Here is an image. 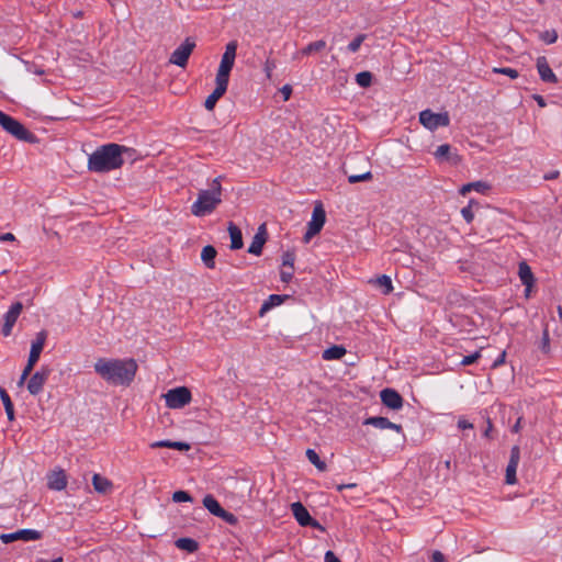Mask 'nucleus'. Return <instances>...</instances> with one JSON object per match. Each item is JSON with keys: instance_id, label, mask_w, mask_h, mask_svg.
Segmentation results:
<instances>
[{"instance_id": "obj_3", "label": "nucleus", "mask_w": 562, "mask_h": 562, "mask_svg": "<svg viewBox=\"0 0 562 562\" xmlns=\"http://www.w3.org/2000/svg\"><path fill=\"white\" fill-rule=\"evenodd\" d=\"M222 201V187L220 177L213 179L211 188L201 190L198 199L191 206L192 214L195 216H205L212 213Z\"/></svg>"}, {"instance_id": "obj_52", "label": "nucleus", "mask_w": 562, "mask_h": 562, "mask_svg": "<svg viewBox=\"0 0 562 562\" xmlns=\"http://www.w3.org/2000/svg\"><path fill=\"white\" fill-rule=\"evenodd\" d=\"M458 428L461 429V430L472 429L473 428V424L470 423L469 420L464 419V418H459V420H458Z\"/></svg>"}, {"instance_id": "obj_26", "label": "nucleus", "mask_w": 562, "mask_h": 562, "mask_svg": "<svg viewBox=\"0 0 562 562\" xmlns=\"http://www.w3.org/2000/svg\"><path fill=\"white\" fill-rule=\"evenodd\" d=\"M265 243H266L265 236L261 235L260 233H257L254 236L252 241L248 247V252L251 255H255V256H259L262 251V247H263Z\"/></svg>"}, {"instance_id": "obj_22", "label": "nucleus", "mask_w": 562, "mask_h": 562, "mask_svg": "<svg viewBox=\"0 0 562 562\" xmlns=\"http://www.w3.org/2000/svg\"><path fill=\"white\" fill-rule=\"evenodd\" d=\"M284 297L279 294H271L269 297L262 303L259 310V315L263 316L271 308L279 306L283 303Z\"/></svg>"}, {"instance_id": "obj_23", "label": "nucleus", "mask_w": 562, "mask_h": 562, "mask_svg": "<svg viewBox=\"0 0 562 562\" xmlns=\"http://www.w3.org/2000/svg\"><path fill=\"white\" fill-rule=\"evenodd\" d=\"M204 507L214 516L224 514V508L220 505L217 499L213 495H206L203 498Z\"/></svg>"}, {"instance_id": "obj_48", "label": "nucleus", "mask_w": 562, "mask_h": 562, "mask_svg": "<svg viewBox=\"0 0 562 562\" xmlns=\"http://www.w3.org/2000/svg\"><path fill=\"white\" fill-rule=\"evenodd\" d=\"M45 340H46V333L45 331L37 333V358L40 357V355L44 348Z\"/></svg>"}, {"instance_id": "obj_55", "label": "nucleus", "mask_w": 562, "mask_h": 562, "mask_svg": "<svg viewBox=\"0 0 562 562\" xmlns=\"http://www.w3.org/2000/svg\"><path fill=\"white\" fill-rule=\"evenodd\" d=\"M325 562H340L338 557L333 551H327L324 557Z\"/></svg>"}, {"instance_id": "obj_45", "label": "nucleus", "mask_w": 562, "mask_h": 562, "mask_svg": "<svg viewBox=\"0 0 562 562\" xmlns=\"http://www.w3.org/2000/svg\"><path fill=\"white\" fill-rule=\"evenodd\" d=\"M519 459H520V450H519V447L517 446H514L510 450V458H509V464H513V465H517L518 467V463H519Z\"/></svg>"}, {"instance_id": "obj_60", "label": "nucleus", "mask_w": 562, "mask_h": 562, "mask_svg": "<svg viewBox=\"0 0 562 562\" xmlns=\"http://www.w3.org/2000/svg\"><path fill=\"white\" fill-rule=\"evenodd\" d=\"M36 376H37V387H38L45 380V373H40L37 371Z\"/></svg>"}, {"instance_id": "obj_38", "label": "nucleus", "mask_w": 562, "mask_h": 562, "mask_svg": "<svg viewBox=\"0 0 562 562\" xmlns=\"http://www.w3.org/2000/svg\"><path fill=\"white\" fill-rule=\"evenodd\" d=\"M540 38L546 44H553L558 40V34L554 30H547L540 34Z\"/></svg>"}, {"instance_id": "obj_12", "label": "nucleus", "mask_w": 562, "mask_h": 562, "mask_svg": "<svg viewBox=\"0 0 562 562\" xmlns=\"http://www.w3.org/2000/svg\"><path fill=\"white\" fill-rule=\"evenodd\" d=\"M22 308H23L22 303L16 302V303L12 304L10 310L4 314V323H3V326L1 329V333L3 336L7 337L11 334L12 328H13L19 315L22 312Z\"/></svg>"}, {"instance_id": "obj_35", "label": "nucleus", "mask_w": 562, "mask_h": 562, "mask_svg": "<svg viewBox=\"0 0 562 562\" xmlns=\"http://www.w3.org/2000/svg\"><path fill=\"white\" fill-rule=\"evenodd\" d=\"M356 82L362 87V88H367L371 85L372 82V75L371 72L369 71H361L359 74L356 75Z\"/></svg>"}, {"instance_id": "obj_14", "label": "nucleus", "mask_w": 562, "mask_h": 562, "mask_svg": "<svg viewBox=\"0 0 562 562\" xmlns=\"http://www.w3.org/2000/svg\"><path fill=\"white\" fill-rule=\"evenodd\" d=\"M364 425H371L378 429H391L398 434H403V428L401 425L392 423L389 420V418L382 416L369 417L364 420Z\"/></svg>"}, {"instance_id": "obj_61", "label": "nucleus", "mask_w": 562, "mask_h": 562, "mask_svg": "<svg viewBox=\"0 0 562 562\" xmlns=\"http://www.w3.org/2000/svg\"><path fill=\"white\" fill-rule=\"evenodd\" d=\"M520 429V418L516 422V424L513 426L512 431L518 432Z\"/></svg>"}, {"instance_id": "obj_13", "label": "nucleus", "mask_w": 562, "mask_h": 562, "mask_svg": "<svg viewBox=\"0 0 562 562\" xmlns=\"http://www.w3.org/2000/svg\"><path fill=\"white\" fill-rule=\"evenodd\" d=\"M291 512L296 519V521L303 526H316L317 522L311 517L307 509L304 507V505L300 502H295L291 504Z\"/></svg>"}, {"instance_id": "obj_46", "label": "nucleus", "mask_w": 562, "mask_h": 562, "mask_svg": "<svg viewBox=\"0 0 562 562\" xmlns=\"http://www.w3.org/2000/svg\"><path fill=\"white\" fill-rule=\"evenodd\" d=\"M540 348L546 353L549 351V348H550V337H549V331H548L547 328L542 333Z\"/></svg>"}, {"instance_id": "obj_6", "label": "nucleus", "mask_w": 562, "mask_h": 562, "mask_svg": "<svg viewBox=\"0 0 562 562\" xmlns=\"http://www.w3.org/2000/svg\"><path fill=\"white\" fill-rule=\"evenodd\" d=\"M166 406L171 409H179L191 402V392L186 386H178L169 390L165 395Z\"/></svg>"}, {"instance_id": "obj_18", "label": "nucleus", "mask_w": 562, "mask_h": 562, "mask_svg": "<svg viewBox=\"0 0 562 562\" xmlns=\"http://www.w3.org/2000/svg\"><path fill=\"white\" fill-rule=\"evenodd\" d=\"M491 189H492V187L488 182L480 180V181H474V182H469V183L463 184L460 188L459 193L461 195H465L471 191H475L480 194L485 195V194L490 193Z\"/></svg>"}, {"instance_id": "obj_39", "label": "nucleus", "mask_w": 562, "mask_h": 562, "mask_svg": "<svg viewBox=\"0 0 562 562\" xmlns=\"http://www.w3.org/2000/svg\"><path fill=\"white\" fill-rule=\"evenodd\" d=\"M516 471L517 465L507 464L506 467V483L507 484H515L516 483Z\"/></svg>"}, {"instance_id": "obj_40", "label": "nucleus", "mask_w": 562, "mask_h": 562, "mask_svg": "<svg viewBox=\"0 0 562 562\" xmlns=\"http://www.w3.org/2000/svg\"><path fill=\"white\" fill-rule=\"evenodd\" d=\"M172 501L175 503L191 502L192 497L186 491H177L172 494Z\"/></svg>"}, {"instance_id": "obj_41", "label": "nucleus", "mask_w": 562, "mask_h": 562, "mask_svg": "<svg viewBox=\"0 0 562 562\" xmlns=\"http://www.w3.org/2000/svg\"><path fill=\"white\" fill-rule=\"evenodd\" d=\"M295 261V255L292 251H285L282 255V265L284 267H289V269H293Z\"/></svg>"}, {"instance_id": "obj_28", "label": "nucleus", "mask_w": 562, "mask_h": 562, "mask_svg": "<svg viewBox=\"0 0 562 562\" xmlns=\"http://www.w3.org/2000/svg\"><path fill=\"white\" fill-rule=\"evenodd\" d=\"M176 547L187 552H194L198 550L199 544L191 538H179L176 540Z\"/></svg>"}, {"instance_id": "obj_63", "label": "nucleus", "mask_w": 562, "mask_h": 562, "mask_svg": "<svg viewBox=\"0 0 562 562\" xmlns=\"http://www.w3.org/2000/svg\"><path fill=\"white\" fill-rule=\"evenodd\" d=\"M531 288L525 286V295L528 297L530 295Z\"/></svg>"}, {"instance_id": "obj_58", "label": "nucleus", "mask_w": 562, "mask_h": 562, "mask_svg": "<svg viewBox=\"0 0 562 562\" xmlns=\"http://www.w3.org/2000/svg\"><path fill=\"white\" fill-rule=\"evenodd\" d=\"M37 562H64L61 557H56L52 560H47L45 558H37Z\"/></svg>"}, {"instance_id": "obj_20", "label": "nucleus", "mask_w": 562, "mask_h": 562, "mask_svg": "<svg viewBox=\"0 0 562 562\" xmlns=\"http://www.w3.org/2000/svg\"><path fill=\"white\" fill-rule=\"evenodd\" d=\"M150 448H170L179 451H188L190 449V445L184 441H171L166 439L151 442Z\"/></svg>"}, {"instance_id": "obj_21", "label": "nucleus", "mask_w": 562, "mask_h": 562, "mask_svg": "<svg viewBox=\"0 0 562 562\" xmlns=\"http://www.w3.org/2000/svg\"><path fill=\"white\" fill-rule=\"evenodd\" d=\"M518 276H519L521 283L526 288H532V284L535 281L533 273H532L530 267L525 261L519 263Z\"/></svg>"}, {"instance_id": "obj_9", "label": "nucleus", "mask_w": 562, "mask_h": 562, "mask_svg": "<svg viewBox=\"0 0 562 562\" xmlns=\"http://www.w3.org/2000/svg\"><path fill=\"white\" fill-rule=\"evenodd\" d=\"M195 47V42L191 38H186L170 55L169 61L179 67H186L188 59Z\"/></svg>"}, {"instance_id": "obj_11", "label": "nucleus", "mask_w": 562, "mask_h": 562, "mask_svg": "<svg viewBox=\"0 0 562 562\" xmlns=\"http://www.w3.org/2000/svg\"><path fill=\"white\" fill-rule=\"evenodd\" d=\"M380 398L387 408L398 411L403 407V397L394 389H384L380 392Z\"/></svg>"}, {"instance_id": "obj_56", "label": "nucleus", "mask_w": 562, "mask_h": 562, "mask_svg": "<svg viewBox=\"0 0 562 562\" xmlns=\"http://www.w3.org/2000/svg\"><path fill=\"white\" fill-rule=\"evenodd\" d=\"M15 239L12 233L0 234V241H13Z\"/></svg>"}, {"instance_id": "obj_53", "label": "nucleus", "mask_w": 562, "mask_h": 562, "mask_svg": "<svg viewBox=\"0 0 562 562\" xmlns=\"http://www.w3.org/2000/svg\"><path fill=\"white\" fill-rule=\"evenodd\" d=\"M280 92H281V93H282V95H283V100H284V101H286V100H289V99H290V97H291L292 88H291V86H290V85H284V86L281 88Z\"/></svg>"}, {"instance_id": "obj_27", "label": "nucleus", "mask_w": 562, "mask_h": 562, "mask_svg": "<svg viewBox=\"0 0 562 562\" xmlns=\"http://www.w3.org/2000/svg\"><path fill=\"white\" fill-rule=\"evenodd\" d=\"M216 250L213 246H205L201 252V259L207 268H214Z\"/></svg>"}, {"instance_id": "obj_29", "label": "nucleus", "mask_w": 562, "mask_h": 562, "mask_svg": "<svg viewBox=\"0 0 562 562\" xmlns=\"http://www.w3.org/2000/svg\"><path fill=\"white\" fill-rule=\"evenodd\" d=\"M0 397L2 400L8 418L10 420H12L14 418L13 403H12L8 392L2 386H0Z\"/></svg>"}, {"instance_id": "obj_4", "label": "nucleus", "mask_w": 562, "mask_h": 562, "mask_svg": "<svg viewBox=\"0 0 562 562\" xmlns=\"http://www.w3.org/2000/svg\"><path fill=\"white\" fill-rule=\"evenodd\" d=\"M237 43L232 41L226 47L225 52L222 55L221 63L216 72L215 81H222L228 83L229 74L234 67L235 58H236Z\"/></svg>"}, {"instance_id": "obj_15", "label": "nucleus", "mask_w": 562, "mask_h": 562, "mask_svg": "<svg viewBox=\"0 0 562 562\" xmlns=\"http://www.w3.org/2000/svg\"><path fill=\"white\" fill-rule=\"evenodd\" d=\"M537 70L540 76V79L544 82L555 83L558 82V78L555 74L552 71L551 67L548 64V60L544 56H540L537 58Z\"/></svg>"}, {"instance_id": "obj_37", "label": "nucleus", "mask_w": 562, "mask_h": 562, "mask_svg": "<svg viewBox=\"0 0 562 562\" xmlns=\"http://www.w3.org/2000/svg\"><path fill=\"white\" fill-rule=\"evenodd\" d=\"M367 38L366 34H359L357 35L347 46V50L350 53H356L359 50L361 44Z\"/></svg>"}, {"instance_id": "obj_33", "label": "nucleus", "mask_w": 562, "mask_h": 562, "mask_svg": "<svg viewBox=\"0 0 562 562\" xmlns=\"http://www.w3.org/2000/svg\"><path fill=\"white\" fill-rule=\"evenodd\" d=\"M306 457L308 459V461L314 464L318 470H324L325 469V462H323L321 459H319V456L317 454V452L313 449H307L306 450Z\"/></svg>"}, {"instance_id": "obj_17", "label": "nucleus", "mask_w": 562, "mask_h": 562, "mask_svg": "<svg viewBox=\"0 0 562 562\" xmlns=\"http://www.w3.org/2000/svg\"><path fill=\"white\" fill-rule=\"evenodd\" d=\"M3 543H10L15 540L32 541L35 540V530L22 529L12 533H3L0 536Z\"/></svg>"}, {"instance_id": "obj_50", "label": "nucleus", "mask_w": 562, "mask_h": 562, "mask_svg": "<svg viewBox=\"0 0 562 562\" xmlns=\"http://www.w3.org/2000/svg\"><path fill=\"white\" fill-rule=\"evenodd\" d=\"M217 517L222 518L224 521L228 522V524H235L236 522V517L224 509V514L222 515H218Z\"/></svg>"}, {"instance_id": "obj_10", "label": "nucleus", "mask_w": 562, "mask_h": 562, "mask_svg": "<svg viewBox=\"0 0 562 562\" xmlns=\"http://www.w3.org/2000/svg\"><path fill=\"white\" fill-rule=\"evenodd\" d=\"M326 215L322 206H316L313 210L312 218L307 224V231L304 239L307 241L311 237L318 234L325 224Z\"/></svg>"}, {"instance_id": "obj_2", "label": "nucleus", "mask_w": 562, "mask_h": 562, "mask_svg": "<svg viewBox=\"0 0 562 562\" xmlns=\"http://www.w3.org/2000/svg\"><path fill=\"white\" fill-rule=\"evenodd\" d=\"M125 146L109 143L98 147L88 158V170L97 173H104L120 168L123 160Z\"/></svg>"}, {"instance_id": "obj_32", "label": "nucleus", "mask_w": 562, "mask_h": 562, "mask_svg": "<svg viewBox=\"0 0 562 562\" xmlns=\"http://www.w3.org/2000/svg\"><path fill=\"white\" fill-rule=\"evenodd\" d=\"M326 47V42L324 40L315 41L310 43L306 47L303 48L302 54L310 55L314 52H319Z\"/></svg>"}, {"instance_id": "obj_1", "label": "nucleus", "mask_w": 562, "mask_h": 562, "mask_svg": "<svg viewBox=\"0 0 562 562\" xmlns=\"http://www.w3.org/2000/svg\"><path fill=\"white\" fill-rule=\"evenodd\" d=\"M93 368L106 383L127 386L133 382L138 367L134 359L99 358Z\"/></svg>"}, {"instance_id": "obj_34", "label": "nucleus", "mask_w": 562, "mask_h": 562, "mask_svg": "<svg viewBox=\"0 0 562 562\" xmlns=\"http://www.w3.org/2000/svg\"><path fill=\"white\" fill-rule=\"evenodd\" d=\"M473 205L477 206L479 203L475 200L471 199L469 201V204L461 210V215L468 224H470L474 218V214L472 212Z\"/></svg>"}, {"instance_id": "obj_64", "label": "nucleus", "mask_w": 562, "mask_h": 562, "mask_svg": "<svg viewBox=\"0 0 562 562\" xmlns=\"http://www.w3.org/2000/svg\"><path fill=\"white\" fill-rule=\"evenodd\" d=\"M559 315L562 318V308L561 307H559Z\"/></svg>"}, {"instance_id": "obj_43", "label": "nucleus", "mask_w": 562, "mask_h": 562, "mask_svg": "<svg viewBox=\"0 0 562 562\" xmlns=\"http://www.w3.org/2000/svg\"><path fill=\"white\" fill-rule=\"evenodd\" d=\"M480 358H481V351L477 350L469 356H464L462 358L460 364L463 367L470 366V364L474 363Z\"/></svg>"}, {"instance_id": "obj_42", "label": "nucleus", "mask_w": 562, "mask_h": 562, "mask_svg": "<svg viewBox=\"0 0 562 562\" xmlns=\"http://www.w3.org/2000/svg\"><path fill=\"white\" fill-rule=\"evenodd\" d=\"M493 72L502 74L510 77L512 79H516L518 77V71L514 68L503 67V68H493Z\"/></svg>"}, {"instance_id": "obj_47", "label": "nucleus", "mask_w": 562, "mask_h": 562, "mask_svg": "<svg viewBox=\"0 0 562 562\" xmlns=\"http://www.w3.org/2000/svg\"><path fill=\"white\" fill-rule=\"evenodd\" d=\"M274 68H276V63L273 60H271V59H267L265 65H263V70H265L266 76H267L268 79L271 78Z\"/></svg>"}, {"instance_id": "obj_7", "label": "nucleus", "mask_w": 562, "mask_h": 562, "mask_svg": "<svg viewBox=\"0 0 562 562\" xmlns=\"http://www.w3.org/2000/svg\"><path fill=\"white\" fill-rule=\"evenodd\" d=\"M419 122L425 128L429 131H436L439 127L448 126L450 123V117L447 112L435 113L427 109L419 113Z\"/></svg>"}, {"instance_id": "obj_30", "label": "nucleus", "mask_w": 562, "mask_h": 562, "mask_svg": "<svg viewBox=\"0 0 562 562\" xmlns=\"http://www.w3.org/2000/svg\"><path fill=\"white\" fill-rule=\"evenodd\" d=\"M92 484L97 492L99 493H105L111 487V482L101 476L100 474H94L92 477Z\"/></svg>"}, {"instance_id": "obj_36", "label": "nucleus", "mask_w": 562, "mask_h": 562, "mask_svg": "<svg viewBox=\"0 0 562 562\" xmlns=\"http://www.w3.org/2000/svg\"><path fill=\"white\" fill-rule=\"evenodd\" d=\"M376 283L383 289L384 294H389L393 291L392 280L389 276H381L378 278Z\"/></svg>"}, {"instance_id": "obj_24", "label": "nucleus", "mask_w": 562, "mask_h": 562, "mask_svg": "<svg viewBox=\"0 0 562 562\" xmlns=\"http://www.w3.org/2000/svg\"><path fill=\"white\" fill-rule=\"evenodd\" d=\"M228 232L231 236V248L240 249L244 245L240 229L233 223H229Z\"/></svg>"}, {"instance_id": "obj_62", "label": "nucleus", "mask_w": 562, "mask_h": 562, "mask_svg": "<svg viewBox=\"0 0 562 562\" xmlns=\"http://www.w3.org/2000/svg\"><path fill=\"white\" fill-rule=\"evenodd\" d=\"M491 429H492V424L488 422V426H487V428L484 430L483 436H484V437H490Z\"/></svg>"}, {"instance_id": "obj_19", "label": "nucleus", "mask_w": 562, "mask_h": 562, "mask_svg": "<svg viewBox=\"0 0 562 562\" xmlns=\"http://www.w3.org/2000/svg\"><path fill=\"white\" fill-rule=\"evenodd\" d=\"M67 480L63 470L54 471L47 476V486L54 491H61L66 487Z\"/></svg>"}, {"instance_id": "obj_31", "label": "nucleus", "mask_w": 562, "mask_h": 562, "mask_svg": "<svg viewBox=\"0 0 562 562\" xmlns=\"http://www.w3.org/2000/svg\"><path fill=\"white\" fill-rule=\"evenodd\" d=\"M434 156L438 161L449 160L451 158V146L449 144L438 146Z\"/></svg>"}, {"instance_id": "obj_51", "label": "nucleus", "mask_w": 562, "mask_h": 562, "mask_svg": "<svg viewBox=\"0 0 562 562\" xmlns=\"http://www.w3.org/2000/svg\"><path fill=\"white\" fill-rule=\"evenodd\" d=\"M281 281L288 283L293 278V269L282 270L280 273Z\"/></svg>"}, {"instance_id": "obj_44", "label": "nucleus", "mask_w": 562, "mask_h": 562, "mask_svg": "<svg viewBox=\"0 0 562 562\" xmlns=\"http://www.w3.org/2000/svg\"><path fill=\"white\" fill-rule=\"evenodd\" d=\"M371 178H372V173L370 171H367V172L361 173V175L349 176L348 181L350 183H357V182L370 180Z\"/></svg>"}, {"instance_id": "obj_59", "label": "nucleus", "mask_w": 562, "mask_h": 562, "mask_svg": "<svg viewBox=\"0 0 562 562\" xmlns=\"http://www.w3.org/2000/svg\"><path fill=\"white\" fill-rule=\"evenodd\" d=\"M558 176H559L558 171H552V172H549V173L544 175V179L546 180H552V179H555Z\"/></svg>"}, {"instance_id": "obj_5", "label": "nucleus", "mask_w": 562, "mask_h": 562, "mask_svg": "<svg viewBox=\"0 0 562 562\" xmlns=\"http://www.w3.org/2000/svg\"><path fill=\"white\" fill-rule=\"evenodd\" d=\"M1 127L20 140L33 143L35 138L19 121L0 110Z\"/></svg>"}, {"instance_id": "obj_54", "label": "nucleus", "mask_w": 562, "mask_h": 562, "mask_svg": "<svg viewBox=\"0 0 562 562\" xmlns=\"http://www.w3.org/2000/svg\"><path fill=\"white\" fill-rule=\"evenodd\" d=\"M431 562H446V558L440 551L436 550L431 554Z\"/></svg>"}, {"instance_id": "obj_25", "label": "nucleus", "mask_w": 562, "mask_h": 562, "mask_svg": "<svg viewBox=\"0 0 562 562\" xmlns=\"http://www.w3.org/2000/svg\"><path fill=\"white\" fill-rule=\"evenodd\" d=\"M346 355V349L342 346H331L323 351L324 360H339Z\"/></svg>"}, {"instance_id": "obj_49", "label": "nucleus", "mask_w": 562, "mask_h": 562, "mask_svg": "<svg viewBox=\"0 0 562 562\" xmlns=\"http://www.w3.org/2000/svg\"><path fill=\"white\" fill-rule=\"evenodd\" d=\"M505 360H506V351H502L498 357L494 360L493 364H492V368H498L501 367L502 364L505 363Z\"/></svg>"}, {"instance_id": "obj_8", "label": "nucleus", "mask_w": 562, "mask_h": 562, "mask_svg": "<svg viewBox=\"0 0 562 562\" xmlns=\"http://www.w3.org/2000/svg\"><path fill=\"white\" fill-rule=\"evenodd\" d=\"M35 366V339L30 342V355L27 364L24 368L20 380L18 381V386L22 387L26 382V387L30 394H35V374L31 375L33 367Z\"/></svg>"}, {"instance_id": "obj_16", "label": "nucleus", "mask_w": 562, "mask_h": 562, "mask_svg": "<svg viewBox=\"0 0 562 562\" xmlns=\"http://www.w3.org/2000/svg\"><path fill=\"white\" fill-rule=\"evenodd\" d=\"M216 87L213 92L206 98L204 106L206 110L212 111L216 102L225 94L228 83L222 81H215Z\"/></svg>"}, {"instance_id": "obj_57", "label": "nucleus", "mask_w": 562, "mask_h": 562, "mask_svg": "<svg viewBox=\"0 0 562 562\" xmlns=\"http://www.w3.org/2000/svg\"><path fill=\"white\" fill-rule=\"evenodd\" d=\"M533 99L540 108H544L547 105L546 100L542 95L535 94Z\"/></svg>"}]
</instances>
